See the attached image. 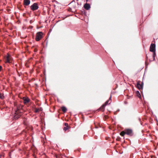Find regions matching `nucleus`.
Returning a JSON list of instances; mask_svg holds the SVG:
<instances>
[{"label":"nucleus","mask_w":158,"mask_h":158,"mask_svg":"<svg viewBox=\"0 0 158 158\" xmlns=\"http://www.w3.org/2000/svg\"><path fill=\"white\" fill-rule=\"evenodd\" d=\"M20 107H18L17 108V110L16 111L15 113V115L14 116V118L15 119H17L19 118L21 115V112L20 113H19V109H20Z\"/></svg>","instance_id":"obj_1"},{"label":"nucleus","mask_w":158,"mask_h":158,"mask_svg":"<svg viewBox=\"0 0 158 158\" xmlns=\"http://www.w3.org/2000/svg\"><path fill=\"white\" fill-rule=\"evenodd\" d=\"M43 33L41 32H39L36 34L35 40L36 41H39L42 38Z\"/></svg>","instance_id":"obj_2"},{"label":"nucleus","mask_w":158,"mask_h":158,"mask_svg":"<svg viewBox=\"0 0 158 158\" xmlns=\"http://www.w3.org/2000/svg\"><path fill=\"white\" fill-rule=\"evenodd\" d=\"M30 8L32 11H35L38 9L39 6L37 3H35L31 6Z\"/></svg>","instance_id":"obj_3"},{"label":"nucleus","mask_w":158,"mask_h":158,"mask_svg":"<svg viewBox=\"0 0 158 158\" xmlns=\"http://www.w3.org/2000/svg\"><path fill=\"white\" fill-rule=\"evenodd\" d=\"M5 62L6 63H10L12 61L11 57L8 54L7 56L5 58Z\"/></svg>","instance_id":"obj_4"},{"label":"nucleus","mask_w":158,"mask_h":158,"mask_svg":"<svg viewBox=\"0 0 158 158\" xmlns=\"http://www.w3.org/2000/svg\"><path fill=\"white\" fill-rule=\"evenodd\" d=\"M110 102V100H107L105 103L104 104H103L102 105L101 107H100V109H102V110L103 111L104 110V108L105 107L106 105H108L109 103H109Z\"/></svg>","instance_id":"obj_5"},{"label":"nucleus","mask_w":158,"mask_h":158,"mask_svg":"<svg viewBox=\"0 0 158 158\" xmlns=\"http://www.w3.org/2000/svg\"><path fill=\"white\" fill-rule=\"evenodd\" d=\"M150 51L151 52L156 51V45L155 44H152L150 46Z\"/></svg>","instance_id":"obj_6"},{"label":"nucleus","mask_w":158,"mask_h":158,"mask_svg":"<svg viewBox=\"0 0 158 158\" xmlns=\"http://www.w3.org/2000/svg\"><path fill=\"white\" fill-rule=\"evenodd\" d=\"M126 134L131 136L133 135L132 131L131 129H127L125 130Z\"/></svg>","instance_id":"obj_7"},{"label":"nucleus","mask_w":158,"mask_h":158,"mask_svg":"<svg viewBox=\"0 0 158 158\" xmlns=\"http://www.w3.org/2000/svg\"><path fill=\"white\" fill-rule=\"evenodd\" d=\"M23 101L24 103L26 104L29 103L30 101V99L28 97H24L23 98Z\"/></svg>","instance_id":"obj_8"},{"label":"nucleus","mask_w":158,"mask_h":158,"mask_svg":"<svg viewBox=\"0 0 158 158\" xmlns=\"http://www.w3.org/2000/svg\"><path fill=\"white\" fill-rule=\"evenodd\" d=\"M143 84H140L139 82H138L137 83V87L139 89H140L143 88Z\"/></svg>","instance_id":"obj_9"},{"label":"nucleus","mask_w":158,"mask_h":158,"mask_svg":"<svg viewBox=\"0 0 158 158\" xmlns=\"http://www.w3.org/2000/svg\"><path fill=\"white\" fill-rule=\"evenodd\" d=\"M24 5L25 6H28L30 3V0H24Z\"/></svg>","instance_id":"obj_10"},{"label":"nucleus","mask_w":158,"mask_h":158,"mask_svg":"<svg viewBox=\"0 0 158 158\" xmlns=\"http://www.w3.org/2000/svg\"><path fill=\"white\" fill-rule=\"evenodd\" d=\"M84 8L86 10H89L90 8V6L89 4L86 3L84 6Z\"/></svg>","instance_id":"obj_11"},{"label":"nucleus","mask_w":158,"mask_h":158,"mask_svg":"<svg viewBox=\"0 0 158 158\" xmlns=\"http://www.w3.org/2000/svg\"><path fill=\"white\" fill-rule=\"evenodd\" d=\"M61 109H62V111L64 112H66L67 110V109L66 108L65 106L62 107H61Z\"/></svg>","instance_id":"obj_12"},{"label":"nucleus","mask_w":158,"mask_h":158,"mask_svg":"<svg viewBox=\"0 0 158 158\" xmlns=\"http://www.w3.org/2000/svg\"><path fill=\"white\" fill-rule=\"evenodd\" d=\"M136 94L137 96L138 97H139V98L141 97V95H140V93L139 91H137L136 92Z\"/></svg>","instance_id":"obj_13"},{"label":"nucleus","mask_w":158,"mask_h":158,"mask_svg":"<svg viewBox=\"0 0 158 158\" xmlns=\"http://www.w3.org/2000/svg\"><path fill=\"white\" fill-rule=\"evenodd\" d=\"M125 134H126L125 131H122L120 133V135L122 136H123Z\"/></svg>","instance_id":"obj_14"},{"label":"nucleus","mask_w":158,"mask_h":158,"mask_svg":"<svg viewBox=\"0 0 158 158\" xmlns=\"http://www.w3.org/2000/svg\"><path fill=\"white\" fill-rule=\"evenodd\" d=\"M125 134H126L125 131H122L120 133V135L122 136H123Z\"/></svg>","instance_id":"obj_15"},{"label":"nucleus","mask_w":158,"mask_h":158,"mask_svg":"<svg viewBox=\"0 0 158 158\" xmlns=\"http://www.w3.org/2000/svg\"><path fill=\"white\" fill-rule=\"evenodd\" d=\"M5 97L3 95V94L0 93V98L2 99H4Z\"/></svg>","instance_id":"obj_16"},{"label":"nucleus","mask_w":158,"mask_h":158,"mask_svg":"<svg viewBox=\"0 0 158 158\" xmlns=\"http://www.w3.org/2000/svg\"><path fill=\"white\" fill-rule=\"evenodd\" d=\"M69 128V127H64V131H66Z\"/></svg>","instance_id":"obj_17"},{"label":"nucleus","mask_w":158,"mask_h":158,"mask_svg":"<svg viewBox=\"0 0 158 158\" xmlns=\"http://www.w3.org/2000/svg\"><path fill=\"white\" fill-rule=\"evenodd\" d=\"M155 52H153V59L154 60H155V56H156V52H155Z\"/></svg>","instance_id":"obj_18"},{"label":"nucleus","mask_w":158,"mask_h":158,"mask_svg":"<svg viewBox=\"0 0 158 158\" xmlns=\"http://www.w3.org/2000/svg\"><path fill=\"white\" fill-rule=\"evenodd\" d=\"M111 95H110V97L109 98V100H110V102L109 103H110V102H111Z\"/></svg>","instance_id":"obj_19"},{"label":"nucleus","mask_w":158,"mask_h":158,"mask_svg":"<svg viewBox=\"0 0 158 158\" xmlns=\"http://www.w3.org/2000/svg\"><path fill=\"white\" fill-rule=\"evenodd\" d=\"M64 125L66 126V127H68V124L67 123H64Z\"/></svg>","instance_id":"obj_20"},{"label":"nucleus","mask_w":158,"mask_h":158,"mask_svg":"<svg viewBox=\"0 0 158 158\" xmlns=\"http://www.w3.org/2000/svg\"><path fill=\"white\" fill-rule=\"evenodd\" d=\"M39 111V109H37L35 110V112L36 113L38 112Z\"/></svg>","instance_id":"obj_21"},{"label":"nucleus","mask_w":158,"mask_h":158,"mask_svg":"<svg viewBox=\"0 0 158 158\" xmlns=\"http://www.w3.org/2000/svg\"><path fill=\"white\" fill-rule=\"evenodd\" d=\"M2 67L1 66H0V71H1L2 69Z\"/></svg>","instance_id":"obj_22"},{"label":"nucleus","mask_w":158,"mask_h":158,"mask_svg":"<svg viewBox=\"0 0 158 158\" xmlns=\"http://www.w3.org/2000/svg\"><path fill=\"white\" fill-rule=\"evenodd\" d=\"M1 156H2V155L0 154V158H1Z\"/></svg>","instance_id":"obj_23"}]
</instances>
